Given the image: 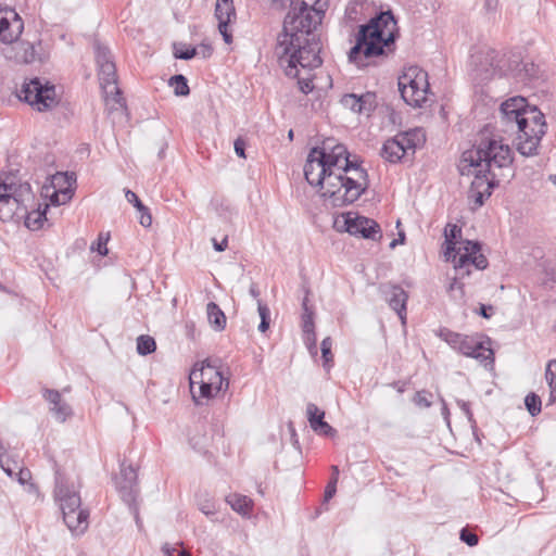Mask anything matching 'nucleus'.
<instances>
[{"label": "nucleus", "instance_id": "1", "mask_svg": "<svg viewBox=\"0 0 556 556\" xmlns=\"http://www.w3.org/2000/svg\"><path fill=\"white\" fill-rule=\"evenodd\" d=\"M304 176L311 186L320 187L321 197L338 207L354 203L369 185L367 172L356 160L351 161L345 146L333 138L325 139L309 151Z\"/></svg>", "mask_w": 556, "mask_h": 556}, {"label": "nucleus", "instance_id": "2", "mask_svg": "<svg viewBox=\"0 0 556 556\" xmlns=\"http://www.w3.org/2000/svg\"><path fill=\"white\" fill-rule=\"evenodd\" d=\"M277 8H283L289 0H271ZM283 21L282 31L277 37L275 54L285 67V73L294 74V64L303 68H317L323 60L319 55L321 43L319 26L325 11L319 1L309 5L306 1L294 3Z\"/></svg>", "mask_w": 556, "mask_h": 556}, {"label": "nucleus", "instance_id": "3", "mask_svg": "<svg viewBox=\"0 0 556 556\" xmlns=\"http://www.w3.org/2000/svg\"><path fill=\"white\" fill-rule=\"evenodd\" d=\"M464 162L475 167L476 178L471 184L469 198L479 207L484 199L491 195V189L495 186V169L508 167L513 163V153L508 144L496 136H486V130L481 132L479 143L463 153Z\"/></svg>", "mask_w": 556, "mask_h": 556}, {"label": "nucleus", "instance_id": "4", "mask_svg": "<svg viewBox=\"0 0 556 556\" xmlns=\"http://www.w3.org/2000/svg\"><path fill=\"white\" fill-rule=\"evenodd\" d=\"M396 22L390 11L381 12L361 25L355 36V45L349 52L352 62L362 58L371 59L394 51Z\"/></svg>", "mask_w": 556, "mask_h": 556}, {"label": "nucleus", "instance_id": "5", "mask_svg": "<svg viewBox=\"0 0 556 556\" xmlns=\"http://www.w3.org/2000/svg\"><path fill=\"white\" fill-rule=\"evenodd\" d=\"M444 256L453 263L454 269L462 276H469L471 268L483 270L489 262L481 253V244L478 241L463 240L462 228L455 224H447L444 230Z\"/></svg>", "mask_w": 556, "mask_h": 556}, {"label": "nucleus", "instance_id": "6", "mask_svg": "<svg viewBox=\"0 0 556 556\" xmlns=\"http://www.w3.org/2000/svg\"><path fill=\"white\" fill-rule=\"evenodd\" d=\"M34 193L28 182H16L12 175H0V219L18 223L26 212V203Z\"/></svg>", "mask_w": 556, "mask_h": 556}, {"label": "nucleus", "instance_id": "7", "mask_svg": "<svg viewBox=\"0 0 556 556\" xmlns=\"http://www.w3.org/2000/svg\"><path fill=\"white\" fill-rule=\"evenodd\" d=\"M424 141L425 135L418 128L399 132L383 143L380 155L389 163H397L407 156H413L417 147Z\"/></svg>", "mask_w": 556, "mask_h": 556}, {"label": "nucleus", "instance_id": "8", "mask_svg": "<svg viewBox=\"0 0 556 556\" xmlns=\"http://www.w3.org/2000/svg\"><path fill=\"white\" fill-rule=\"evenodd\" d=\"M399 90L407 104L421 108L429 92L427 72L417 66L409 67L399 77Z\"/></svg>", "mask_w": 556, "mask_h": 556}, {"label": "nucleus", "instance_id": "9", "mask_svg": "<svg viewBox=\"0 0 556 556\" xmlns=\"http://www.w3.org/2000/svg\"><path fill=\"white\" fill-rule=\"evenodd\" d=\"M17 97L38 112L49 111L59 103L55 86L51 85L49 81L43 84L37 77L24 81Z\"/></svg>", "mask_w": 556, "mask_h": 556}, {"label": "nucleus", "instance_id": "10", "mask_svg": "<svg viewBox=\"0 0 556 556\" xmlns=\"http://www.w3.org/2000/svg\"><path fill=\"white\" fill-rule=\"evenodd\" d=\"M535 108L529 109L522 97H514L504 101L500 106V119L506 131L523 130L531 125V113Z\"/></svg>", "mask_w": 556, "mask_h": 556}, {"label": "nucleus", "instance_id": "11", "mask_svg": "<svg viewBox=\"0 0 556 556\" xmlns=\"http://www.w3.org/2000/svg\"><path fill=\"white\" fill-rule=\"evenodd\" d=\"M99 67V81L103 91L105 105L110 112L126 110L125 99L117 86L116 67L114 62H105Z\"/></svg>", "mask_w": 556, "mask_h": 556}, {"label": "nucleus", "instance_id": "12", "mask_svg": "<svg viewBox=\"0 0 556 556\" xmlns=\"http://www.w3.org/2000/svg\"><path fill=\"white\" fill-rule=\"evenodd\" d=\"M544 115L533 110L531 113V125L523 130H517V151L523 156H533L538 154V147L545 134Z\"/></svg>", "mask_w": 556, "mask_h": 556}, {"label": "nucleus", "instance_id": "13", "mask_svg": "<svg viewBox=\"0 0 556 556\" xmlns=\"http://www.w3.org/2000/svg\"><path fill=\"white\" fill-rule=\"evenodd\" d=\"M471 65L473 79L485 83L501 72L500 53L491 48L482 49L471 56Z\"/></svg>", "mask_w": 556, "mask_h": 556}, {"label": "nucleus", "instance_id": "14", "mask_svg": "<svg viewBox=\"0 0 556 556\" xmlns=\"http://www.w3.org/2000/svg\"><path fill=\"white\" fill-rule=\"evenodd\" d=\"M340 230L372 241H379L382 238L381 228L376 220L354 213L343 215V226Z\"/></svg>", "mask_w": 556, "mask_h": 556}, {"label": "nucleus", "instance_id": "15", "mask_svg": "<svg viewBox=\"0 0 556 556\" xmlns=\"http://www.w3.org/2000/svg\"><path fill=\"white\" fill-rule=\"evenodd\" d=\"M24 29V22L12 8H0V41L15 42Z\"/></svg>", "mask_w": 556, "mask_h": 556}, {"label": "nucleus", "instance_id": "16", "mask_svg": "<svg viewBox=\"0 0 556 556\" xmlns=\"http://www.w3.org/2000/svg\"><path fill=\"white\" fill-rule=\"evenodd\" d=\"M203 372H204V384H203V397L210 399L217 394L223 389H228L229 381L223 376L216 365V361L211 362L210 359L203 361Z\"/></svg>", "mask_w": 556, "mask_h": 556}, {"label": "nucleus", "instance_id": "17", "mask_svg": "<svg viewBox=\"0 0 556 556\" xmlns=\"http://www.w3.org/2000/svg\"><path fill=\"white\" fill-rule=\"evenodd\" d=\"M115 485L126 504L134 503L138 496L136 469L131 465L126 466L123 463L119 475L115 477Z\"/></svg>", "mask_w": 556, "mask_h": 556}, {"label": "nucleus", "instance_id": "18", "mask_svg": "<svg viewBox=\"0 0 556 556\" xmlns=\"http://www.w3.org/2000/svg\"><path fill=\"white\" fill-rule=\"evenodd\" d=\"M54 496L60 503L62 511L80 508V496L78 492L67 484V481L59 470H55Z\"/></svg>", "mask_w": 556, "mask_h": 556}, {"label": "nucleus", "instance_id": "19", "mask_svg": "<svg viewBox=\"0 0 556 556\" xmlns=\"http://www.w3.org/2000/svg\"><path fill=\"white\" fill-rule=\"evenodd\" d=\"M457 351L480 362L490 361V363H493V351L484 348L483 343L473 337L464 336Z\"/></svg>", "mask_w": 556, "mask_h": 556}, {"label": "nucleus", "instance_id": "20", "mask_svg": "<svg viewBox=\"0 0 556 556\" xmlns=\"http://www.w3.org/2000/svg\"><path fill=\"white\" fill-rule=\"evenodd\" d=\"M43 397L50 404V410L59 421L64 422L72 415L71 406L62 400L59 391L46 389Z\"/></svg>", "mask_w": 556, "mask_h": 556}, {"label": "nucleus", "instance_id": "21", "mask_svg": "<svg viewBox=\"0 0 556 556\" xmlns=\"http://www.w3.org/2000/svg\"><path fill=\"white\" fill-rule=\"evenodd\" d=\"M384 293L390 307L396 312L402 323L405 324L407 293L399 286H391Z\"/></svg>", "mask_w": 556, "mask_h": 556}, {"label": "nucleus", "instance_id": "22", "mask_svg": "<svg viewBox=\"0 0 556 556\" xmlns=\"http://www.w3.org/2000/svg\"><path fill=\"white\" fill-rule=\"evenodd\" d=\"M63 513V520L68 529L76 534H81L88 527L89 513L84 509H72Z\"/></svg>", "mask_w": 556, "mask_h": 556}, {"label": "nucleus", "instance_id": "23", "mask_svg": "<svg viewBox=\"0 0 556 556\" xmlns=\"http://www.w3.org/2000/svg\"><path fill=\"white\" fill-rule=\"evenodd\" d=\"M72 181H75V179L73 178V174L68 175L67 173H59L55 176H53L52 182L54 186L65 182L68 185V187L61 189L60 191H55L50 197V201L52 204L61 205V204H65L66 202H68L71 200L73 191L71 190L70 187L72 185Z\"/></svg>", "mask_w": 556, "mask_h": 556}, {"label": "nucleus", "instance_id": "24", "mask_svg": "<svg viewBox=\"0 0 556 556\" xmlns=\"http://www.w3.org/2000/svg\"><path fill=\"white\" fill-rule=\"evenodd\" d=\"M313 68H303L300 63L294 64V72H296L298 75L294 74H287V76L293 77L298 79V86L299 89L304 93L308 94L312 92L315 88L313 84V76L311 74V71Z\"/></svg>", "mask_w": 556, "mask_h": 556}, {"label": "nucleus", "instance_id": "25", "mask_svg": "<svg viewBox=\"0 0 556 556\" xmlns=\"http://www.w3.org/2000/svg\"><path fill=\"white\" fill-rule=\"evenodd\" d=\"M48 207V204H46L43 210L38 208L29 212L28 206L26 205L25 216L22 218L24 219L25 226L30 230L40 229L47 220L46 213Z\"/></svg>", "mask_w": 556, "mask_h": 556}, {"label": "nucleus", "instance_id": "26", "mask_svg": "<svg viewBox=\"0 0 556 556\" xmlns=\"http://www.w3.org/2000/svg\"><path fill=\"white\" fill-rule=\"evenodd\" d=\"M206 314H207V319H208L210 325L216 331H222L225 329L226 316L216 303L210 302L206 305Z\"/></svg>", "mask_w": 556, "mask_h": 556}, {"label": "nucleus", "instance_id": "27", "mask_svg": "<svg viewBox=\"0 0 556 556\" xmlns=\"http://www.w3.org/2000/svg\"><path fill=\"white\" fill-rule=\"evenodd\" d=\"M215 17L218 22H232L236 20V10L232 0H216Z\"/></svg>", "mask_w": 556, "mask_h": 556}, {"label": "nucleus", "instance_id": "28", "mask_svg": "<svg viewBox=\"0 0 556 556\" xmlns=\"http://www.w3.org/2000/svg\"><path fill=\"white\" fill-rule=\"evenodd\" d=\"M16 59L25 64H30L37 61L39 55L33 43L21 41L16 46Z\"/></svg>", "mask_w": 556, "mask_h": 556}, {"label": "nucleus", "instance_id": "29", "mask_svg": "<svg viewBox=\"0 0 556 556\" xmlns=\"http://www.w3.org/2000/svg\"><path fill=\"white\" fill-rule=\"evenodd\" d=\"M226 501L235 511L243 516L249 515L251 511L252 501L245 495L231 494L226 498Z\"/></svg>", "mask_w": 556, "mask_h": 556}, {"label": "nucleus", "instance_id": "30", "mask_svg": "<svg viewBox=\"0 0 556 556\" xmlns=\"http://www.w3.org/2000/svg\"><path fill=\"white\" fill-rule=\"evenodd\" d=\"M467 276H459L458 273L455 270V277L453 278L452 282L448 286V293L451 298L455 301H463L465 298V290H464V283L460 282L464 278Z\"/></svg>", "mask_w": 556, "mask_h": 556}, {"label": "nucleus", "instance_id": "31", "mask_svg": "<svg viewBox=\"0 0 556 556\" xmlns=\"http://www.w3.org/2000/svg\"><path fill=\"white\" fill-rule=\"evenodd\" d=\"M306 416L312 430L317 427L318 422L325 418V412L320 409L316 404L308 403L306 406Z\"/></svg>", "mask_w": 556, "mask_h": 556}, {"label": "nucleus", "instance_id": "32", "mask_svg": "<svg viewBox=\"0 0 556 556\" xmlns=\"http://www.w3.org/2000/svg\"><path fill=\"white\" fill-rule=\"evenodd\" d=\"M204 372H203V362L201 363H197L190 375H189V380H190V387L191 389L193 388L194 384H199V389H200V396L203 397V384H204Z\"/></svg>", "mask_w": 556, "mask_h": 556}, {"label": "nucleus", "instance_id": "33", "mask_svg": "<svg viewBox=\"0 0 556 556\" xmlns=\"http://www.w3.org/2000/svg\"><path fill=\"white\" fill-rule=\"evenodd\" d=\"M156 349L155 340L150 336H139L137 339V352L140 355H148Z\"/></svg>", "mask_w": 556, "mask_h": 556}, {"label": "nucleus", "instance_id": "34", "mask_svg": "<svg viewBox=\"0 0 556 556\" xmlns=\"http://www.w3.org/2000/svg\"><path fill=\"white\" fill-rule=\"evenodd\" d=\"M169 85L174 88L176 96H188L190 92L187 78L184 75H175L170 77Z\"/></svg>", "mask_w": 556, "mask_h": 556}, {"label": "nucleus", "instance_id": "35", "mask_svg": "<svg viewBox=\"0 0 556 556\" xmlns=\"http://www.w3.org/2000/svg\"><path fill=\"white\" fill-rule=\"evenodd\" d=\"M198 54V50L194 47L187 46L184 43L174 45V55L180 60H191Z\"/></svg>", "mask_w": 556, "mask_h": 556}, {"label": "nucleus", "instance_id": "36", "mask_svg": "<svg viewBox=\"0 0 556 556\" xmlns=\"http://www.w3.org/2000/svg\"><path fill=\"white\" fill-rule=\"evenodd\" d=\"M525 405L532 417L541 413L542 401L541 397L535 393H529L526 396Z\"/></svg>", "mask_w": 556, "mask_h": 556}, {"label": "nucleus", "instance_id": "37", "mask_svg": "<svg viewBox=\"0 0 556 556\" xmlns=\"http://www.w3.org/2000/svg\"><path fill=\"white\" fill-rule=\"evenodd\" d=\"M361 112L369 114L376 106V96L371 92L364 93L362 96H358Z\"/></svg>", "mask_w": 556, "mask_h": 556}, {"label": "nucleus", "instance_id": "38", "mask_svg": "<svg viewBox=\"0 0 556 556\" xmlns=\"http://www.w3.org/2000/svg\"><path fill=\"white\" fill-rule=\"evenodd\" d=\"M359 101H361V99H358V96H356L354 93H348L341 98L340 102L345 109H349L355 113H362L361 106H359Z\"/></svg>", "mask_w": 556, "mask_h": 556}, {"label": "nucleus", "instance_id": "39", "mask_svg": "<svg viewBox=\"0 0 556 556\" xmlns=\"http://www.w3.org/2000/svg\"><path fill=\"white\" fill-rule=\"evenodd\" d=\"M94 54L98 66L105 62H113L110 50L100 43L94 45Z\"/></svg>", "mask_w": 556, "mask_h": 556}, {"label": "nucleus", "instance_id": "40", "mask_svg": "<svg viewBox=\"0 0 556 556\" xmlns=\"http://www.w3.org/2000/svg\"><path fill=\"white\" fill-rule=\"evenodd\" d=\"M331 346L332 341L330 337H327L321 341L320 349L325 367H329V364L332 362Z\"/></svg>", "mask_w": 556, "mask_h": 556}, {"label": "nucleus", "instance_id": "41", "mask_svg": "<svg viewBox=\"0 0 556 556\" xmlns=\"http://www.w3.org/2000/svg\"><path fill=\"white\" fill-rule=\"evenodd\" d=\"M441 337L444 339V341L450 344L454 350L457 351L458 345L463 339V334L456 333L450 330L442 331Z\"/></svg>", "mask_w": 556, "mask_h": 556}, {"label": "nucleus", "instance_id": "42", "mask_svg": "<svg viewBox=\"0 0 556 556\" xmlns=\"http://www.w3.org/2000/svg\"><path fill=\"white\" fill-rule=\"evenodd\" d=\"M108 241H109V235L100 233L98 237V240L91 244V250L97 251L100 255H106L108 250Z\"/></svg>", "mask_w": 556, "mask_h": 556}, {"label": "nucleus", "instance_id": "43", "mask_svg": "<svg viewBox=\"0 0 556 556\" xmlns=\"http://www.w3.org/2000/svg\"><path fill=\"white\" fill-rule=\"evenodd\" d=\"M544 376L545 381L548 386L556 383V359L548 361V363L546 364Z\"/></svg>", "mask_w": 556, "mask_h": 556}, {"label": "nucleus", "instance_id": "44", "mask_svg": "<svg viewBox=\"0 0 556 556\" xmlns=\"http://www.w3.org/2000/svg\"><path fill=\"white\" fill-rule=\"evenodd\" d=\"M313 431L319 435H325V437H334L337 433L336 429H333L325 420L318 422L317 427H314Z\"/></svg>", "mask_w": 556, "mask_h": 556}, {"label": "nucleus", "instance_id": "45", "mask_svg": "<svg viewBox=\"0 0 556 556\" xmlns=\"http://www.w3.org/2000/svg\"><path fill=\"white\" fill-rule=\"evenodd\" d=\"M302 328L304 333H313V330H315L314 325V313H303L302 315Z\"/></svg>", "mask_w": 556, "mask_h": 556}, {"label": "nucleus", "instance_id": "46", "mask_svg": "<svg viewBox=\"0 0 556 556\" xmlns=\"http://www.w3.org/2000/svg\"><path fill=\"white\" fill-rule=\"evenodd\" d=\"M460 540L466 543L469 546H476L478 544V536L476 533L469 531L468 529L464 528L460 530Z\"/></svg>", "mask_w": 556, "mask_h": 556}, {"label": "nucleus", "instance_id": "47", "mask_svg": "<svg viewBox=\"0 0 556 556\" xmlns=\"http://www.w3.org/2000/svg\"><path fill=\"white\" fill-rule=\"evenodd\" d=\"M231 22H226V21H223V22H218V30H219V34L223 36V39L224 41L229 45L232 42V34L231 31L229 30V24Z\"/></svg>", "mask_w": 556, "mask_h": 556}, {"label": "nucleus", "instance_id": "48", "mask_svg": "<svg viewBox=\"0 0 556 556\" xmlns=\"http://www.w3.org/2000/svg\"><path fill=\"white\" fill-rule=\"evenodd\" d=\"M414 402L416 405H418L420 407L428 408L431 406V401L428 399V392H426V391L417 392L414 397Z\"/></svg>", "mask_w": 556, "mask_h": 556}, {"label": "nucleus", "instance_id": "49", "mask_svg": "<svg viewBox=\"0 0 556 556\" xmlns=\"http://www.w3.org/2000/svg\"><path fill=\"white\" fill-rule=\"evenodd\" d=\"M137 211L140 214V216H139L140 225L143 227H150L152 224V216L149 212V208L143 205V208L137 210Z\"/></svg>", "mask_w": 556, "mask_h": 556}, {"label": "nucleus", "instance_id": "50", "mask_svg": "<svg viewBox=\"0 0 556 556\" xmlns=\"http://www.w3.org/2000/svg\"><path fill=\"white\" fill-rule=\"evenodd\" d=\"M125 198L129 203H132L137 210L143 208V204L138 195L131 190H125Z\"/></svg>", "mask_w": 556, "mask_h": 556}, {"label": "nucleus", "instance_id": "51", "mask_svg": "<svg viewBox=\"0 0 556 556\" xmlns=\"http://www.w3.org/2000/svg\"><path fill=\"white\" fill-rule=\"evenodd\" d=\"M257 311L261 317V321H269L270 311L266 304H264L261 300L257 301Z\"/></svg>", "mask_w": 556, "mask_h": 556}, {"label": "nucleus", "instance_id": "52", "mask_svg": "<svg viewBox=\"0 0 556 556\" xmlns=\"http://www.w3.org/2000/svg\"><path fill=\"white\" fill-rule=\"evenodd\" d=\"M127 505L129 506V509L135 518V521H136V525H137L139 531L143 530V525H142V520L140 519L139 507L137 505V502L135 501L134 503L127 504Z\"/></svg>", "mask_w": 556, "mask_h": 556}, {"label": "nucleus", "instance_id": "53", "mask_svg": "<svg viewBox=\"0 0 556 556\" xmlns=\"http://www.w3.org/2000/svg\"><path fill=\"white\" fill-rule=\"evenodd\" d=\"M337 492V484H336V479H330V481L328 482L326 489H325V493H324V498L325 501H329L331 500L334 494Z\"/></svg>", "mask_w": 556, "mask_h": 556}, {"label": "nucleus", "instance_id": "54", "mask_svg": "<svg viewBox=\"0 0 556 556\" xmlns=\"http://www.w3.org/2000/svg\"><path fill=\"white\" fill-rule=\"evenodd\" d=\"M16 477H17V481L24 485V484H27L29 482V480L31 479V473L29 471V469L27 468H20L18 472L16 473Z\"/></svg>", "mask_w": 556, "mask_h": 556}, {"label": "nucleus", "instance_id": "55", "mask_svg": "<svg viewBox=\"0 0 556 556\" xmlns=\"http://www.w3.org/2000/svg\"><path fill=\"white\" fill-rule=\"evenodd\" d=\"M456 403L459 406V408L464 412V414L466 415L468 420L470 422H473V416H472L469 403L465 402L463 400H457Z\"/></svg>", "mask_w": 556, "mask_h": 556}, {"label": "nucleus", "instance_id": "56", "mask_svg": "<svg viewBox=\"0 0 556 556\" xmlns=\"http://www.w3.org/2000/svg\"><path fill=\"white\" fill-rule=\"evenodd\" d=\"M212 243H213V247L214 249L217 251V252H223L227 249L228 247V237L225 236L223 238L222 241H217L215 238L212 239Z\"/></svg>", "mask_w": 556, "mask_h": 556}, {"label": "nucleus", "instance_id": "57", "mask_svg": "<svg viewBox=\"0 0 556 556\" xmlns=\"http://www.w3.org/2000/svg\"><path fill=\"white\" fill-rule=\"evenodd\" d=\"M244 151H245V142L241 138H238L235 141V152L239 157H245Z\"/></svg>", "mask_w": 556, "mask_h": 556}, {"label": "nucleus", "instance_id": "58", "mask_svg": "<svg viewBox=\"0 0 556 556\" xmlns=\"http://www.w3.org/2000/svg\"><path fill=\"white\" fill-rule=\"evenodd\" d=\"M306 334V342L308 345V350L311 353L316 354V333L315 330H313V333H305Z\"/></svg>", "mask_w": 556, "mask_h": 556}, {"label": "nucleus", "instance_id": "59", "mask_svg": "<svg viewBox=\"0 0 556 556\" xmlns=\"http://www.w3.org/2000/svg\"><path fill=\"white\" fill-rule=\"evenodd\" d=\"M498 7V0H484L483 8L486 13H495Z\"/></svg>", "mask_w": 556, "mask_h": 556}, {"label": "nucleus", "instance_id": "60", "mask_svg": "<svg viewBox=\"0 0 556 556\" xmlns=\"http://www.w3.org/2000/svg\"><path fill=\"white\" fill-rule=\"evenodd\" d=\"M200 510L205 514L206 516L208 515H214L216 509H215V506L213 503L211 502H206L204 504H201L200 506Z\"/></svg>", "mask_w": 556, "mask_h": 556}, {"label": "nucleus", "instance_id": "61", "mask_svg": "<svg viewBox=\"0 0 556 556\" xmlns=\"http://www.w3.org/2000/svg\"><path fill=\"white\" fill-rule=\"evenodd\" d=\"M493 312V307L491 305H480L479 314L484 318H490Z\"/></svg>", "mask_w": 556, "mask_h": 556}, {"label": "nucleus", "instance_id": "62", "mask_svg": "<svg viewBox=\"0 0 556 556\" xmlns=\"http://www.w3.org/2000/svg\"><path fill=\"white\" fill-rule=\"evenodd\" d=\"M176 548L175 546H173L172 544L169 543H165L163 544L162 546V553L165 555V556H172L174 553H175Z\"/></svg>", "mask_w": 556, "mask_h": 556}, {"label": "nucleus", "instance_id": "63", "mask_svg": "<svg viewBox=\"0 0 556 556\" xmlns=\"http://www.w3.org/2000/svg\"><path fill=\"white\" fill-rule=\"evenodd\" d=\"M404 240H405V233L404 232H400L399 233V239H394L391 241L390 243V248L391 249H394L399 243H404Z\"/></svg>", "mask_w": 556, "mask_h": 556}, {"label": "nucleus", "instance_id": "64", "mask_svg": "<svg viewBox=\"0 0 556 556\" xmlns=\"http://www.w3.org/2000/svg\"><path fill=\"white\" fill-rule=\"evenodd\" d=\"M251 296H253L254 299H256L257 301L260 300L258 296H260V290L257 288V286L255 283H252L250 286V290H249Z\"/></svg>", "mask_w": 556, "mask_h": 556}]
</instances>
